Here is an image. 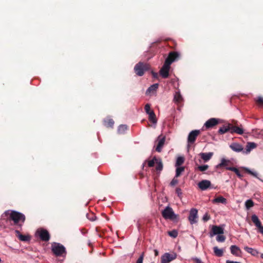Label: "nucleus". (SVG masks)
<instances>
[{"instance_id": "obj_2", "label": "nucleus", "mask_w": 263, "mask_h": 263, "mask_svg": "<svg viewBox=\"0 0 263 263\" xmlns=\"http://www.w3.org/2000/svg\"><path fill=\"white\" fill-rule=\"evenodd\" d=\"M26 219L25 216L18 212L12 211L10 214L9 220L13 221L14 225L21 227Z\"/></svg>"}, {"instance_id": "obj_34", "label": "nucleus", "mask_w": 263, "mask_h": 263, "mask_svg": "<svg viewBox=\"0 0 263 263\" xmlns=\"http://www.w3.org/2000/svg\"><path fill=\"white\" fill-rule=\"evenodd\" d=\"M184 171V167H178L177 166V168L176 170V175L175 177H178L181 174L182 172Z\"/></svg>"}, {"instance_id": "obj_29", "label": "nucleus", "mask_w": 263, "mask_h": 263, "mask_svg": "<svg viewBox=\"0 0 263 263\" xmlns=\"http://www.w3.org/2000/svg\"><path fill=\"white\" fill-rule=\"evenodd\" d=\"M213 250L215 255L218 257H221L223 254V250L219 249L217 247H214L213 248Z\"/></svg>"}, {"instance_id": "obj_43", "label": "nucleus", "mask_w": 263, "mask_h": 263, "mask_svg": "<svg viewBox=\"0 0 263 263\" xmlns=\"http://www.w3.org/2000/svg\"><path fill=\"white\" fill-rule=\"evenodd\" d=\"M210 218H211V217H210V215L208 213H206L203 216L202 220L204 222H206V221H208L209 220H210Z\"/></svg>"}, {"instance_id": "obj_36", "label": "nucleus", "mask_w": 263, "mask_h": 263, "mask_svg": "<svg viewBox=\"0 0 263 263\" xmlns=\"http://www.w3.org/2000/svg\"><path fill=\"white\" fill-rule=\"evenodd\" d=\"M158 159L156 158V157H154L152 160L148 161V166L149 167H153L154 166L155 163L157 161Z\"/></svg>"}, {"instance_id": "obj_18", "label": "nucleus", "mask_w": 263, "mask_h": 263, "mask_svg": "<svg viewBox=\"0 0 263 263\" xmlns=\"http://www.w3.org/2000/svg\"><path fill=\"white\" fill-rule=\"evenodd\" d=\"M230 147L236 152H240L243 151V147L237 143H233L230 145Z\"/></svg>"}, {"instance_id": "obj_24", "label": "nucleus", "mask_w": 263, "mask_h": 263, "mask_svg": "<svg viewBox=\"0 0 263 263\" xmlns=\"http://www.w3.org/2000/svg\"><path fill=\"white\" fill-rule=\"evenodd\" d=\"M104 124L107 127H113L114 121L112 119H106L104 121Z\"/></svg>"}, {"instance_id": "obj_6", "label": "nucleus", "mask_w": 263, "mask_h": 263, "mask_svg": "<svg viewBox=\"0 0 263 263\" xmlns=\"http://www.w3.org/2000/svg\"><path fill=\"white\" fill-rule=\"evenodd\" d=\"M36 233L39 236L40 239L44 241H48L49 240L50 235L48 231L44 229L41 228L37 230Z\"/></svg>"}, {"instance_id": "obj_35", "label": "nucleus", "mask_w": 263, "mask_h": 263, "mask_svg": "<svg viewBox=\"0 0 263 263\" xmlns=\"http://www.w3.org/2000/svg\"><path fill=\"white\" fill-rule=\"evenodd\" d=\"M245 205L247 210L250 209L254 205V202L252 200H247L245 202Z\"/></svg>"}, {"instance_id": "obj_13", "label": "nucleus", "mask_w": 263, "mask_h": 263, "mask_svg": "<svg viewBox=\"0 0 263 263\" xmlns=\"http://www.w3.org/2000/svg\"><path fill=\"white\" fill-rule=\"evenodd\" d=\"M219 121L220 120L218 119L214 118H211L204 123V126L205 127L206 129L213 128L214 126L219 123Z\"/></svg>"}, {"instance_id": "obj_4", "label": "nucleus", "mask_w": 263, "mask_h": 263, "mask_svg": "<svg viewBox=\"0 0 263 263\" xmlns=\"http://www.w3.org/2000/svg\"><path fill=\"white\" fill-rule=\"evenodd\" d=\"M51 251L57 256H61L63 254L66 253L65 248L59 243L54 242L52 243L51 245Z\"/></svg>"}, {"instance_id": "obj_31", "label": "nucleus", "mask_w": 263, "mask_h": 263, "mask_svg": "<svg viewBox=\"0 0 263 263\" xmlns=\"http://www.w3.org/2000/svg\"><path fill=\"white\" fill-rule=\"evenodd\" d=\"M127 129V126L126 125H120L118 127V132L120 134H124V132Z\"/></svg>"}, {"instance_id": "obj_12", "label": "nucleus", "mask_w": 263, "mask_h": 263, "mask_svg": "<svg viewBox=\"0 0 263 263\" xmlns=\"http://www.w3.org/2000/svg\"><path fill=\"white\" fill-rule=\"evenodd\" d=\"M198 210L196 209H192L190 212L189 220L191 224H193L197 222Z\"/></svg>"}, {"instance_id": "obj_5", "label": "nucleus", "mask_w": 263, "mask_h": 263, "mask_svg": "<svg viewBox=\"0 0 263 263\" xmlns=\"http://www.w3.org/2000/svg\"><path fill=\"white\" fill-rule=\"evenodd\" d=\"M162 215L165 219L174 220L177 218L172 208L167 206L162 212Z\"/></svg>"}, {"instance_id": "obj_26", "label": "nucleus", "mask_w": 263, "mask_h": 263, "mask_svg": "<svg viewBox=\"0 0 263 263\" xmlns=\"http://www.w3.org/2000/svg\"><path fill=\"white\" fill-rule=\"evenodd\" d=\"M244 250L247 252L251 254L253 256H256L258 253V251L252 248H250L249 247H245L244 248Z\"/></svg>"}, {"instance_id": "obj_20", "label": "nucleus", "mask_w": 263, "mask_h": 263, "mask_svg": "<svg viewBox=\"0 0 263 263\" xmlns=\"http://www.w3.org/2000/svg\"><path fill=\"white\" fill-rule=\"evenodd\" d=\"M231 253L236 256H240V254L241 253V251L239 247L235 245H232L230 247Z\"/></svg>"}, {"instance_id": "obj_47", "label": "nucleus", "mask_w": 263, "mask_h": 263, "mask_svg": "<svg viewBox=\"0 0 263 263\" xmlns=\"http://www.w3.org/2000/svg\"><path fill=\"white\" fill-rule=\"evenodd\" d=\"M176 193L178 194V196H180L182 194L181 189L177 187L176 189Z\"/></svg>"}, {"instance_id": "obj_38", "label": "nucleus", "mask_w": 263, "mask_h": 263, "mask_svg": "<svg viewBox=\"0 0 263 263\" xmlns=\"http://www.w3.org/2000/svg\"><path fill=\"white\" fill-rule=\"evenodd\" d=\"M168 234L172 237L176 238L178 236V232L176 230H173L171 231L168 232Z\"/></svg>"}, {"instance_id": "obj_22", "label": "nucleus", "mask_w": 263, "mask_h": 263, "mask_svg": "<svg viewBox=\"0 0 263 263\" xmlns=\"http://www.w3.org/2000/svg\"><path fill=\"white\" fill-rule=\"evenodd\" d=\"M15 233L16 234V236L21 241H28L30 240V237L29 236L22 235L18 230H15Z\"/></svg>"}, {"instance_id": "obj_3", "label": "nucleus", "mask_w": 263, "mask_h": 263, "mask_svg": "<svg viewBox=\"0 0 263 263\" xmlns=\"http://www.w3.org/2000/svg\"><path fill=\"white\" fill-rule=\"evenodd\" d=\"M151 66L149 64L139 62L136 64L134 67V71L136 74L138 76H142L144 73L149 70Z\"/></svg>"}, {"instance_id": "obj_7", "label": "nucleus", "mask_w": 263, "mask_h": 263, "mask_svg": "<svg viewBox=\"0 0 263 263\" xmlns=\"http://www.w3.org/2000/svg\"><path fill=\"white\" fill-rule=\"evenodd\" d=\"M177 257L176 253H164L161 257V263H169L172 260L175 259Z\"/></svg>"}, {"instance_id": "obj_30", "label": "nucleus", "mask_w": 263, "mask_h": 263, "mask_svg": "<svg viewBox=\"0 0 263 263\" xmlns=\"http://www.w3.org/2000/svg\"><path fill=\"white\" fill-rule=\"evenodd\" d=\"M156 163L157 164L156 170L157 171H161L163 169V164L160 159H158Z\"/></svg>"}, {"instance_id": "obj_11", "label": "nucleus", "mask_w": 263, "mask_h": 263, "mask_svg": "<svg viewBox=\"0 0 263 263\" xmlns=\"http://www.w3.org/2000/svg\"><path fill=\"white\" fill-rule=\"evenodd\" d=\"M200 132L199 130H194L190 133L187 138V142L190 144H193L198 136L200 134Z\"/></svg>"}, {"instance_id": "obj_41", "label": "nucleus", "mask_w": 263, "mask_h": 263, "mask_svg": "<svg viewBox=\"0 0 263 263\" xmlns=\"http://www.w3.org/2000/svg\"><path fill=\"white\" fill-rule=\"evenodd\" d=\"M216 240L218 242H223L226 240V237L221 234H220L216 237Z\"/></svg>"}, {"instance_id": "obj_32", "label": "nucleus", "mask_w": 263, "mask_h": 263, "mask_svg": "<svg viewBox=\"0 0 263 263\" xmlns=\"http://www.w3.org/2000/svg\"><path fill=\"white\" fill-rule=\"evenodd\" d=\"M184 162V158L183 157H178L177 159L175 166H179L181 165Z\"/></svg>"}, {"instance_id": "obj_49", "label": "nucleus", "mask_w": 263, "mask_h": 263, "mask_svg": "<svg viewBox=\"0 0 263 263\" xmlns=\"http://www.w3.org/2000/svg\"><path fill=\"white\" fill-rule=\"evenodd\" d=\"M194 260L195 263H202L201 260L198 258H195Z\"/></svg>"}, {"instance_id": "obj_46", "label": "nucleus", "mask_w": 263, "mask_h": 263, "mask_svg": "<svg viewBox=\"0 0 263 263\" xmlns=\"http://www.w3.org/2000/svg\"><path fill=\"white\" fill-rule=\"evenodd\" d=\"M178 183V180L177 179H176V177H175L171 181V182L170 183V185L171 186H174Z\"/></svg>"}, {"instance_id": "obj_44", "label": "nucleus", "mask_w": 263, "mask_h": 263, "mask_svg": "<svg viewBox=\"0 0 263 263\" xmlns=\"http://www.w3.org/2000/svg\"><path fill=\"white\" fill-rule=\"evenodd\" d=\"M144 252L142 253V254L140 256V257L137 259L136 263H143V260L144 258Z\"/></svg>"}, {"instance_id": "obj_45", "label": "nucleus", "mask_w": 263, "mask_h": 263, "mask_svg": "<svg viewBox=\"0 0 263 263\" xmlns=\"http://www.w3.org/2000/svg\"><path fill=\"white\" fill-rule=\"evenodd\" d=\"M256 102L258 105L263 106V98L261 97H258L256 100Z\"/></svg>"}, {"instance_id": "obj_52", "label": "nucleus", "mask_w": 263, "mask_h": 263, "mask_svg": "<svg viewBox=\"0 0 263 263\" xmlns=\"http://www.w3.org/2000/svg\"><path fill=\"white\" fill-rule=\"evenodd\" d=\"M260 257L262 259H263V254H261Z\"/></svg>"}, {"instance_id": "obj_14", "label": "nucleus", "mask_w": 263, "mask_h": 263, "mask_svg": "<svg viewBox=\"0 0 263 263\" xmlns=\"http://www.w3.org/2000/svg\"><path fill=\"white\" fill-rule=\"evenodd\" d=\"M223 229L220 226H213L212 228L210 236L212 237L215 235H220L223 234Z\"/></svg>"}, {"instance_id": "obj_33", "label": "nucleus", "mask_w": 263, "mask_h": 263, "mask_svg": "<svg viewBox=\"0 0 263 263\" xmlns=\"http://www.w3.org/2000/svg\"><path fill=\"white\" fill-rule=\"evenodd\" d=\"M182 100V96L179 92H176L174 96V100L177 102H180Z\"/></svg>"}, {"instance_id": "obj_9", "label": "nucleus", "mask_w": 263, "mask_h": 263, "mask_svg": "<svg viewBox=\"0 0 263 263\" xmlns=\"http://www.w3.org/2000/svg\"><path fill=\"white\" fill-rule=\"evenodd\" d=\"M180 57V54L176 51H172L170 52L168 55V57L165 59V62L166 63L168 62L169 65H171V64L174 61L177 60Z\"/></svg>"}, {"instance_id": "obj_8", "label": "nucleus", "mask_w": 263, "mask_h": 263, "mask_svg": "<svg viewBox=\"0 0 263 263\" xmlns=\"http://www.w3.org/2000/svg\"><path fill=\"white\" fill-rule=\"evenodd\" d=\"M168 63V62H167L166 63L164 62L163 65L159 71L160 75L164 79L167 78L169 77V71L171 65H170Z\"/></svg>"}, {"instance_id": "obj_40", "label": "nucleus", "mask_w": 263, "mask_h": 263, "mask_svg": "<svg viewBox=\"0 0 263 263\" xmlns=\"http://www.w3.org/2000/svg\"><path fill=\"white\" fill-rule=\"evenodd\" d=\"M245 171L246 172H247L250 175H251L253 176L254 177L258 178V177H257V173L253 172L251 171L250 170H249L248 168H245Z\"/></svg>"}, {"instance_id": "obj_1", "label": "nucleus", "mask_w": 263, "mask_h": 263, "mask_svg": "<svg viewBox=\"0 0 263 263\" xmlns=\"http://www.w3.org/2000/svg\"><path fill=\"white\" fill-rule=\"evenodd\" d=\"M228 132H230L232 134L236 133L239 135L243 134V129L238 126L237 121L234 120L232 121V123L224 125L218 130V133L220 134H223Z\"/></svg>"}, {"instance_id": "obj_21", "label": "nucleus", "mask_w": 263, "mask_h": 263, "mask_svg": "<svg viewBox=\"0 0 263 263\" xmlns=\"http://www.w3.org/2000/svg\"><path fill=\"white\" fill-rule=\"evenodd\" d=\"M256 144L254 142H248L246 145L245 151H243V153L249 154L252 149L256 148Z\"/></svg>"}, {"instance_id": "obj_10", "label": "nucleus", "mask_w": 263, "mask_h": 263, "mask_svg": "<svg viewBox=\"0 0 263 263\" xmlns=\"http://www.w3.org/2000/svg\"><path fill=\"white\" fill-rule=\"evenodd\" d=\"M251 220L254 223L258 230V232L263 234V226L261 225L260 220L258 217L255 214L251 216Z\"/></svg>"}, {"instance_id": "obj_48", "label": "nucleus", "mask_w": 263, "mask_h": 263, "mask_svg": "<svg viewBox=\"0 0 263 263\" xmlns=\"http://www.w3.org/2000/svg\"><path fill=\"white\" fill-rule=\"evenodd\" d=\"M152 74L154 78H158V73H157L154 72V71H152Z\"/></svg>"}, {"instance_id": "obj_27", "label": "nucleus", "mask_w": 263, "mask_h": 263, "mask_svg": "<svg viewBox=\"0 0 263 263\" xmlns=\"http://www.w3.org/2000/svg\"><path fill=\"white\" fill-rule=\"evenodd\" d=\"M148 115V119L153 123H157L156 115L154 111H152Z\"/></svg>"}, {"instance_id": "obj_39", "label": "nucleus", "mask_w": 263, "mask_h": 263, "mask_svg": "<svg viewBox=\"0 0 263 263\" xmlns=\"http://www.w3.org/2000/svg\"><path fill=\"white\" fill-rule=\"evenodd\" d=\"M208 165H199L197 167V169L201 172H204L208 170Z\"/></svg>"}, {"instance_id": "obj_15", "label": "nucleus", "mask_w": 263, "mask_h": 263, "mask_svg": "<svg viewBox=\"0 0 263 263\" xmlns=\"http://www.w3.org/2000/svg\"><path fill=\"white\" fill-rule=\"evenodd\" d=\"M211 185V181L208 180H202L198 184V187L202 191L206 190Z\"/></svg>"}, {"instance_id": "obj_25", "label": "nucleus", "mask_w": 263, "mask_h": 263, "mask_svg": "<svg viewBox=\"0 0 263 263\" xmlns=\"http://www.w3.org/2000/svg\"><path fill=\"white\" fill-rule=\"evenodd\" d=\"M212 202L213 203H221L223 204H226L227 199L222 196H219L215 198Z\"/></svg>"}, {"instance_id": "obj_23", "label": "nucleus", "mask_w": 263, "mask_h": 263, "mask_svg": "<svg viewBox=\"0 0 263 263\" xmlns=\"http://www.w3.org/2000/svg\"><path fill=\"white\" fill-rule=\"evenodd\" d=\"M159 84L157 83L151 85L146 90V93L156 92L158 88Z\"/></svg>"}, {"instance_id": "obj_19", "label": "nucleus", "mask_w": 263, "mask_h": 263, "mask_svg": "<svg viewBox=\"0 0 263 263\" xmlns=\"http://www.w3.org/2000/svg\"><path fill=\"white\" fill-rule=\"evenodd\" d=\"M231 163V161L229 160H226L224 158H222L221 160V162L216 166L217 168H221L225 167L227 169V167H230L229 164Z\"/></svg>"}, {"instance_id": "obj_28", "label": "nucleus", "mask_w": 263, "mask_h": 263, "mask_svg": "<svg viewBox=\"0 0 263 263\" xmlns=\"http://www.w3.org/2000/svg\"><path fill=\"white\" fill-rule=\"evenodd\" d=\"M227 170L234 172L236 175L239 178H242V175L240 174L238 168L234 167H227Z\"/></svg>"}, {"instance_id": "obj_17", "label": "nucleus", "mask_w": 263, "mask_h": 263, "mask_svg": "<svg viewBox=\"0 0 263 263\" xmlns=\"http://www.w3.org/2000/svg\"><path fill=\"white\" fill-rule=\"evenodd\" d=\"M213 152L209 153H201L199 154L201 158L203 160L204 162H207L210 160L213 156Z\"/></svg>"}, {"instance_id": "obj_50", "label": "nucleus", "mask_w": 263, "mask_h": 263, "mask_svg": "<svg viewBox=\"0 0 263 263\" xmlns=\"http://www.w3.org/2000/svg\"><path fill=\"white\" fill-rule=\"evenodd\" d=\"M226 263H240V262L228 260L226 261Z\"/></svg>"}, {"instance_id": "obj_37", "label": "nucleus", "mask_w": 263, "mask_h": 263, "mask_svg": "<svg viewBox=\"0 0 263 263\" xmlns=\"http://www.w3.org/2000/svg\"><path fill=\"white\" fill-rule=\"evenodd\" d=\"M87 217L89 220L92 221L96 220L97 219L96 216L93 213L87 214Z\"/></svg>"}, {"instance_id": "obj_51", "label": "nucleus", "mask_w": 263, "mask_h": 263, "mask_svg": "<svg viewBox=\"0 0 263 263\" xmlns=\"http://www.w3.org/2000/svg\"><path fill=\"white\" fill-rule=\"evenodd\" d=\"M154 252H155V256H158V255L159 252H158L157 250H154Z\"/></svg>"}, {"instance_id": "obj_16", "label": "nucleus", "mask_w": 263, "mask_h": 263, "mask_svg": "<svg viewBox=\"0 0 263 263\" xmlns=\"http://www.w3.org/2000/svg\"><path fill=\"white\" fill-rule=\"evenodd\" d=\"M158 143L156 148V151L158 152H161L165 141V137H161V136H160L158 137Z\"/></svg>"}, {"instance_id": "obj_42", "label": "nucleus", "mask_w": 263, "mask_h": 263, "mask_svg": "<svg viewBox=\"0 0 263 263\" xmlns=\"http://www.w3.org/2000/svg\"><path fill=\"white\" fill-rule=\"evenodd\" d=\"M144 109L147 114H149L152 110H151V105L149 104H146L145 105Z\"/></svg>"}]
</instances>
